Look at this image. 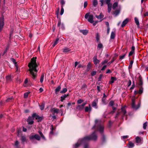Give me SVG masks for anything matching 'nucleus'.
Here are the masks:
<instances>
[{"mask_svg":"<svg viewBox=\"0 0 148 148\" xmlns=\"http://www.w3.org/2000/svg\"><path fill=\"white\" fill-rule=\"evenodd\" d=\"M97 72L96 71H93L91 73V76L92 77L94 76L97 74Z\"/></svg>","mask_w":148,"mask_h":148,"instance_id":"obj_45","label":"nucleus"},{"mask_svg":"<svg viewBox=\"0 0 148 148\" xmlns=\"http://www.w3.org/2000/svg\"><path fill=\"white\" fill-rule=\"evenodd\" d=\"M14 99V98L13 97H9L6 100V101L7 102H10L11 101H12V100Z\"/></svg>","mask_w":148,"mask_h":148,"instance_id":"obj_44","label":"nucleus"},{"mask_svg":"<svg viewBox=\"0 0 148 148\" xmlns=\"http://www.w3.org/2000/svg\"><path fill=\"white\" fill-rule=\"evenodd\" d=\"M132 84V82L130 80H129L128 82L127 83L128 87L130 86Z\"/></svg>","mask_w":148,"mask_h":148,"instance_id":"obj_61","label":"nucleus"},{"mask_svg":"<svg viewBox=\"0 0 148 148\" xmlns=\"http://www.w3.org/2000/svg\"><path fill=\"white\" fill-rule=\"evenodd\" d=\"M115 36V32H112L111 33L110 38L111 39H114Z\"/></svg>","mask_w":148,"mask_h":148,"instance_id":"obj_27","label":"nucleus"},{"mask_svg":"<svg viewBox=\"0 0 148 148\" xmlns=\"http://www.w3.org/2000/svg\"><path fill=\"white\" fill-rule=\"evenodd\" d=\"M7 80L8 81H10L11 80V77L10 76H8L6 77Z\"/></svg>","mask_w":148,"mask_h":148,"instance_id":"obj_56","label":"nucleus"},{"mask_svg":"<svg viewBox=\"0 0 148 148\" xmlns=\"http://www.w3.org/2000/svg\"><path fill=\"white\" fill-rule=\"evenodd\" d=\"M103 76V75L102 74H100V75L99 76V77L98 78V81H101V79Z\"/></svg>","mask_w":148,"mask_h":148,"instance_id":"obj_57","label":"nucleus"},{"mask_svg":"<svg viewBox=\"0 0 148 148\" xmlns=\"http://www.w3.org/2000/svg\"><path fill=\"white\" fill-rule=\"evenodd\" d=\"M141 139L138 136H137L136 138V141L138 143H140L141 141Z\"/></svg>","mask_w":148,"mask_h":148,"instance_id":"obj_28","label":"nucleus"},{"mask_svg":"<svg viewBox=\"0 0 148 148\" xmlns=\"http://www.w3.org/2000/svg\"><path fill=\"white\" fill-rule=\"evenodd\" d=\"M30 92H28L25 93L24 95V98H27L28 97V95L30 93Z\"/></svg>","mask_w":148,"mask_h":148,"instance_id":"obj_41","label":"nucleus"},{"mask_svg":"<svg viewBox=\"0 0 148 148\" xmlns=\"http://www.w3.org/2000/svg\"><path fill=\"white\" fill-rule=\"evenodd\" d=\"M93 19V16L92 15H91L89 16L88 18V21L90 23H93L94 22Z\"/></svg>","mask_w":148,"mask_h":148,"instance_id":"obj_15","label":"nucleus"},{"mask_svg":"<svg viewBox=\"0 0 148 148\" xmlns=\"http://www.w3.org/2000/svg\"><path fill=\"white\" fill-rule=\"evenodd\" d=\"M107 66L106 65H105L103 66L101 68V71H103L104 70L106 69V68H107Z\"/></svg>","mask_w":148,"mask_h":148,"instance_id":"obj_59","label":"nucleus"},{"mask_svg":"<svg viewBox=\"0 0 148 148\" xmlns=\"http://www.w3.org/2000/svg\"><path fill=\"white\" fill-rule=\"evenodd\" d=\"M92 65L90 62H88L87 65V71H89L91 69Z\"/></svg>","mask_w":148,"mask_h":148,"instance_id":"obj_23","label":"nucleus"},{"mask_svg":"<svg viewBox=\"0 0 148 148\" xmlns=\"http://www.w3.org/2000/svg\"><path fill=\"white\" fill-rule=\"evenodd\" d=\"M59 38H56L55 42L53 45L52 46L53 47H54L58 42Z\"/></svg>","mask_w":148,"mask_h":148,"instance_id":"obj_39","label":"nucleus"},{"mask_svg":"<svg viewBox=\"0 0 148 148\" xmlns=\"http://www.w3.org/2000/svg\"><path fill=\"white\" fill-rule=\"evenodd\" d=\"M99 1L101 2V6H103L104 3V0H100Z\"/></svg>","mask_w":148,"mask_h":148,"instance_id":"obj_55","label":"nucleus"},{"mask_svg":"<svg viewBox=\"0 0 148 148\" xmlns=\"http://www.w3.org/2000/svg\"><path fill=\"white\" fill-rule=\"evenodd\" d=\"M93 62H94V64L96 65L97 64H99L100 62V61L99 60H98L97 59V56H95L93 58Z\"/></svg>","mask_w":148,"mask_h":148,"instance_id":"obj_9","label":"nucleus"},{"mask_svg":"<svg viewBox=\"0 0 148 148\" xmlns=\"http://www.w3.org/2000/svg\"><path fill=\"white\" fill-rule=\"evenodd\" d=\"M82 138L79 139L78 140L77 142L74 145H73V147L74 148H77L78 147H79V146L80 145H82V144H80V142H79V140H82Z\"/></svg>","mask_w":148,"mask_h":148,"instance_id":"obj_17","label":"nucleus"},{"mask_svg":"<svg viewBox=\"0 0 148 148\" xmlns=\"http://www.w3.org/2000/svg\"><path fill=\"white\" fill-rule=\"evenodd\" d=\"M71 51V49L69 48H68L65 47V48L63 49V52L64 53H67L69 51Z\"/></svg>","mask_w":148,"mask_h":148,"instance_id":"obj_34","label":"nucleus"},{"mask_svg":"<svg viewBox=\"0 0 148 148\" xmlns=\"http://www.w3.org/2000/svg\"><path fill=\"white\" fill-rule=\"evenodd\" d=\"M103 47V45L101 43H99L97 45V48H99V49L102 48Z\"/></svg>","mask_w":148,"mask_h":148,"instance_id":"obj_50","label":"nucleus"},{"mask_svg":"<svg viewBox=\"0 0 148 148\" xmlns=\"http://www.w3.org/2000/svg\"><path fill=\"white\" fill-rule=\"evenodd\" d=\"M134 20L136 24L138 25L139 26V23L138 21V20L137 18L136 17H135L134 18Z\"/></svg>","mask_w":148,"mask_h":148,"instance_id":"obj_38","label":"nucleus"},{"mask_svg":"<svg viewBox=\"0 0 148 148\" xmlns=\"http://www.w3.org/2000/svg\"><path fill=\"white\" fill-rule=\"evenodd\" d=\"M118 56V55L115 53L114 54V57L112 58V59L111 61L110 62H108V64L109 65H110L111 63H112L116 59L117 57Z\"/></svg>","mask_w":148,"mask_h":148,"instance_id":"obj_11","label":"nucleus"},{"mask_svg":"<svg viewBox=\"0 0 148 148\" xmlns=\"http://www.w3.org/2000/svg\"><path fill=\"white\" fill-rule=\"evenodd\" d=\"M138 87L139 88V91H138V93L140 94H141L143 93V86H138Z\"/></svg>","mask_w":148,"mask_h":148,"instance_id":"obj_31","label":"nucleus"},{"mask_svg":"<svg viewBox=\"0 0 148 148\" xmlns=\"http://www.w3.org/2000/svg\"><path fill=\"white\" fill-rule=\"evenodd\" d=\"M76 109L79 110L81 111L84 109V107H83L81 105H78L76 108Z\"/></svg>","mask_w":148,"mask_h":148,"instance_id":"obj_25","label":"nucleus"},{"mask_svg":"<svg viewBox=\"0 0 148 148\" xmlns=\"http://www.w3.org/2000/svg\"><path fill=\"white\" fill-rule=\"evenodd\" d=\"M134 62V61L132 60H131L130 62V64L128 68L129 69V71H130V69H131L132 68V64Z\"/></svg>","mask_w":148,"mask_h":148,"instance_id":"obj_40","label":"nucleus"},{"mask_svg":"<svg viewBox=\"0 0 148 148\" xmlns=\"http://www.w3.org/2000/svg\"><path fill=\"white\" fill-rule=\"evenodd\" d=\"M139 84L138 86H142L143 85V81L141 77H139Z\"/></svg>","mask_w":148,"mask_h":148,"instance_id":"obj_29","label":"nucleus"},{"mask_svg":"<svg viewBox=\"0 0 148 148\" xmlns=\"http://www.w3.org/2000/svg\"><path fill=\"white\" fill-rule=\"evenodd\" d=\"M39 133L40 134L41 137L44 139L45 140V138L42 132L40 131H38Z\"/></svg>","mask_w":148,"mask_h":148,"instance_id":"obj_43","label":"nucleus"},{"mask_svg":"<svg viewBox=\"0 0 148 148\" xmlns=\"http://www.w3.org/2000/svg\"><path fill=\"white\" fill-rule=\"evenodd\" d=\"M89 13H88L85 15V18L86 19H87L88 17H89Z\"/></svg>","mask_w":148,"mask_h":148,"instance_id":"obj_63","label":"nucleus"},{"mask_svg":"<svg viewBox=\"0 0 148 148\" xmlns=\"http://www.w3.org/2000/svg\"><path fill=\"white\" fill-rule=\"evenodd\" d=\"M102 135V137H101V140L103 143H104L106 141V137L105 135H104L103 134H101Z\"/></svg>","mask_w":148,"mask_h":148,"instance_id":"obj_33","label":"nucleus"},{"mask_svg":"<svg viewBox=\"0 0 148 148\" xmlns=\"http://www.w3.org/2000/svg\"><path fill=\"white\" fill-rule=\"evenodd\" d=\"M125 106H124L122 107L121 108V112H117L116 114V116H115V118H117L118 116L120 115L121 113H122V115L121 117V119H123V117L124 116H127V115L126 114L127 111L125 110Z\"/></svg>","mask_w":148,"mask_h":148,"instance_id":"obj_3","label":"nucleus"},{"mask_svg":"<svg viewBox=\"0 0 148 148\" xmlns=\"http://www.w3.org/2000/svg\"><path fill=\"white\" fill-rule=\"evenodd\" d=\"M98 100L97 99H95L92 103V107L95 108H97V103Z\"/></svg>","mask_w":148,"mask_h":148,"instance_id":"obj_13","label":"nucleus"},{"mask_svg":"<svg viewBox=\"0 0 148 148\" xmlns=\"http://www.w3.org/2000/svg\"><path fill=\"white\" fill-rule=\"evenodd\" d=\"M69 94H64L60 97V101L62 102H63L64 100L65 99V98L69 96Z\"/></svg>","mask_w":148,"mask_h":148,"instance_id":"obj_12","label":"nucleus"},{"mask_svg":"<svg viewBox=\"0 0 148 148\" xmlns=\"http://www.w3.org/2000/svg\"><path fill=\"white\" fill-rule=\"evenodd\" d=\"M61 89V86H59L58 87L56 88L55 90V93L56 94H58V92L60 91Z\"/></svg>","mask_w":148,"mask_h":148,"instance_id":"obj_22","label":"nucleus"},{"mask_svg":"<svg viewBox=\"0 0 148 148\" xmlns=\"http://www.w3.org/2000/svg\"><path fill=\"white\" fill-rule=\"evenodd\" d=\"M134 53V51H131L130 53H129V56L130 57L131 56H132L133 54Z\"/></svg>","mask_w":148,"mask_h":148,"instance_id":"obj_62","label":"nucleus"},{"mask_svg":"<svg viewBox=\"0 0 148 148\" xmlns=\"http://www.w3.org/2000/svg\"><path fill=\"white\" fill-rule=\"evenodd\" d=\"M135 99H132V107L133 109L136 110L139 108L140 107V103H138V104L136 106L135 105Z\"/></svg>","mask_w":148,"mask_h":148,"instance_id":"obj_4","label":"nucleus"},{"mask_svg":"<svg viewBox=\"0 0 148 148\" xmlns=\"http://www.w3.org/2000/svg\"><path fill=\"white\" fill-rule=\"evenodd\" d=\"M60 4H61V6H62L63 7L64 5L65 4V2L64 0H61L60 1Z\"/></svg>","mask_w":148,"mask_h":148,"instance_id":"obj_48","label":"nucleus"},{"mask_svg":"<svg viewBox=\"0 0 148 148\" xmlns=\"http://www.w3.org/2000/svg\"><path fill=\"white\" fill-rule=\"evenodd\" d=\"M98 19H100L103 17V15L101 13L99 15H98Z\"/></svg>","mask_w":148,"mask_h":148,"instance_id":"obj_54","label":"nucleus"},{"mask_svg":"<svg viewBox=\"0 0 148 148\" xmlns=\"http://www.w3.org/2000/svg\"><path fill=\"white\" fill-rule=\"evenodd\" d=\"M84 101V100L82 99H79L77 101V103L78 104H80L82 102Z\"/></svg>","mask_w":148,"mask_h":148,"instance_id":"obj_51","label":"nucleus"},{"mask_svg":"<svg viewBox=\"0 0 148 148\" xmlns=\"http://www.w3.org/2000/svg\"><path fill=\"white\" fill-rule=\"evenodd\" d=\"M92 108L91 107L90 104H89V107L86 106L85 108V112H90L92 110Z\"/></svg>","mask_w":148,"mask_h":148,"instance_id":"obj_10","label":"nucleus"},{"mask_svg":"<svg viewBox=\"0 0 148 148\" xmlns=\"http://www.w3.org/2000/svg\"><path fill=\"white\" fill-rule=\"evenodd\" d=\"M40 136L38 134H35L34 135H32L29 137V139L31 141H33L34 139L38 140H40Z\"/></svg>","mask_w":148,"mask_h":148,"instance_id":"obj_6","label":"nucleus"},{"mask_svg":"<svg viewBox=\"0 0 148 148\" xmlns=\"http://www.w3.org/2000/svg\"><path fill=\"white\" fill-rule=\"evenodd\" d=\"M34 118H33L32 116H29L27 120V121L28 123V124L29 125H32L34 123V121H33Z\"/></svg>","mask_w":148,"mask_h":148,"instance_id":"obj_7","label":"nucleus"},{"mask_svg":"<svg viewBox=\"0 0 148 148\" xmlns=\"http://www.w3.org/2000/svg\"><path fill=\"white\" fill-rule=\"evenodd\" d=\"M67 90V89L66 88H64L62 90H61L60 93L61 94H64L65 93Z\"/></svg>","mask_w":148,"mask_h":148,"instance_id":"obj_35","label":"nucleus"},{"mask_svg":"<svg viewBox=\"0 0 148 148\" xmlns=\"http://www.w3.org/2000/svg\"><path fill=\"white\" fill-rule=\"evenodd\" d=\"M118 6V3L117 2L114 3L112 6V8L113 9H115L116 7Z\"/></svg>","mask_w":148,"mask_h":148,"instance_id":"obj_30","label":"nucleus"},{"mask_svg":"<svg viewBox=\"0 0 148 148\" xmlns=\"http://www.w3.org/2000/svg\"><path fill=\"white\" fill-rule=\"evenodd\" d=\"M114 104V102L113 101H110L109 104V106H113Z\"/></svg>","mask_w":148,"mask_h":148,"instance_id":"obj_47","label":"nucleus"},{"mask_svg":"<svg viewBox=\"0 0 148 148\" xmlns=\"http://www.w3.org/2000/svg\"><path fill=\"white\" fill-rule=\"evenodd\" d=\"M129 19L128 18H127L125 19L123 21V22L122 24L121 25V27H124L125 26V25L128 22Z\"/></svg>","mask_w":148,"mask_h":148,"instance_id":"obj_16","label":"nucleus"},{"mask_svg":"<svg viewBox=\"0 0 148 148\" xmlns=\"http://www.w3.org/2000/svg\"><path fill=\"white\" fill-rule=\"evenodd\" d=\"M4 25V18H1L0 20V27L3 28Z\"/></svg>","mask_w":148,"mask_h":148,"instance_id":"obj_20","label":"nucleus"},{"mask_svg":"<svg viewBox=\"0 0 148 148\" xmlns=\"http://www.w3.org/2000/svg\"><path fill=\"white\" fill-rule=\"evenodd\" d=\"M111 80L109 81L110 84H112L117 79L115 77H112L111 78Z\"/></svg>","mask_w":148,"mask_h":148,"instance_id":"obj_21","label":"nucleus"},{"mask_svg":"<svg viewBox=\"0 0 148 148\" xmlns=\"http://www.w3.org/2000/svg\"><path fill=\"white\" fill-rule=\"evenodd\" d=\"M134 143H132L131 141H129L128 143V147L129 148H132L134 147Z\"/></svg>","mask_w":148,"mask_h":148,"instance_id":"obj_24","label":"nucleus"},{"mask_svg":"<svg viewBox=\"0 0 148 148\" xmlns=\"http://www.w3.org/2000/svg\"><path fill=\"white\" fill-rule=\"evenodd\" d=\"M108 59H106L105 60H104L101 63V65H103L104 64H105L107 63L108 62Z\"/></svg>","mask_w":148,"mask_h":148,"instance_id":"obj_42","label":"nucleus"},{"mask_svg":"<svg viewBox=\"0 0 148 148\" xmlns=\"http://www.w3.org/2000/svg\"><path fill=\"white\" fill-rule=\"evenodd\" d=\"M39 106L40 107V109L41 110H43L44 109L45 105L43 103H42L41 105H39Z\"/></svg>","mask_w":148,"mask_h":148,"instance_id":"obj_46","label":"nucleus"},{"mask_svg":"<svg viewBox=\"0 0 148 148\" xmlns=\"http://www.w3.org/2000/svg\"><path fill=\"white\" fill-rule=\"evenodd\" d=\"M44 73H42V74L41 77H40V82L41 83H42L44 79Z\"/></svg>","mask_w":148,"mask_h":148,"instance_id":"obj_37","label":"nucleus"},{"mask_svg":"<svg viewBox=\"0 0 148 148\" xmlns=\"http://www.w3.org/2000/svg\"><path fill=\"white\" fill-rule=\"evenodd\" d=\"M108 13H110L112 7V4H108Z\"/></svg>","mask_w":148,"mask_h":148,"instance_id":"obj_26","label":"nucleus"},{"mask_svg":"<svg viewBox=\"0 0 148 148\" xmlns=\"http://www.w3.org/2000/svg\"><path fill=\"white\" fill-rule=\"evenodd\" d=\"M32 117L33 118H35L36 119L38 120V122H41L43 119L44 118L43 116H40L38 114L36 113H33L32 114Z\"/></svg>","mask_w":148,"mask_h":148,"instance_id":"obj_5","label":"nucleus"},{"mask_svg":"<svg viewBox=\"0 0 148 148\" xmlns=\"http://www.w3.org/2000/svg\"><path fill=\"white\" fill-rule=\"evenodd\" d=\"M59 110L56 108H53L51 110V111L52 112H53V114H54L55 113L58 114L59 113Z\"/></svg>","mask_w":148,"mask_h":148,"instance_id":"obj_19","label":"nucleus"},{"mask_svg":"<svg viewBox=\"0 0 148 148\" xmlns=\"http://www.w3.org/2000/svg\"><path fill=\"white\" fill-rule=\"evenodd\" d=\"M111 0H104L105 2V3L107 5H108V4H111V3H110Z\"/></svg>","mask_w":148,"mask_h":148,"instance_id":"obj_49","label":"nucleus"},{"mask_svg":"<svg viewBox=\"0 0 148 148\" xmlns=\"http://www.w3.org/2000/svg\"><path fill=\"white\" fill-rule=\"evenodd\" d=\"M147 126V122H145L143 124V128L144 129H145V130L146 129Z\"/></svg>","mask_w":148,"mask_h":148,"instance_id":"obj_52","label":"nucleus"},{"mask_svg":"<svg viewBox=\"0 0 148 148\" xmlns=\"http://www.w3.org/2000/svg\"><path fill=\"white\" fill-rule=\"evenodd\" d=\"M61 28L62 30H64L65 29V27L63 23H62L61 25Z\"/></svg>","mask_w":148,"mask_h":148,"instance_id":"obj_64","label":"nucleus"},{"mask_svg":"<svg viewBox=\"0 0 148 148\" xmlns=\"http://www.w3.org/2000/svg\"><path fill=\"white\" fill-rule=\"evenodd\" d=\"M120 9H118L112 13V14L114 15L115 17L118 16L120 12Z\"/></svg>","mask_w":148,"mask_h":148,"instance_id":"obj_8","label":"nucleus"},{"mask_svg":"<svg viewBox=\"0 0 148 148\" xmlns=\"http://www.w3.org/2000/svg\"><path fill=\"white\" fill-rule=\"evenodd\" d=\"M97 4H98V1H97V0H93V5L95 7H96Z\"/></svg>","mask_w":148,"mask_h":148,"instance_id":"obj_36","label":"nucleus"},{"mask_svg":"<svg viewBox=\"0 0 148 148\" xmlns=\"http://www.w3.org/2000/svg\"><path fill=\"white\" fill-rule=\"evenodd\" d=\"M125 56L126 54H124L122 56H120L119 59L120 60H122V59H123L125 57Z\"/></svg>","mask_w":148,"mask_h":148,"instance_id":"obj_58","label":"nucleus"},{"mask_svg":"<svg viewBox=\"0 0 148 148\" xmlns=\"http://www.w3.org/2000/svg\"><path fill=\"white\" fill-rule=\"evenodd\" d=\"M88 5V3L87 1H85L84 3V8H85Z\"/></svg>","mask_w":148,"mask_h":148,"instance_id":"obj_60","label":"nucleus"},{"mask_svg":"<svg viewBox=\"0 0 148 148\" xmlns=\"http://www.w3.org/2000/svg\"><path fill=\"white\" fill-rule=\"evenodd\" d=\"M64 12V9L63 8V7H62V6H61V12L60 14L61 15H62L63 14Z\"/></svg>","mask_w":148,"mask_h":148,"instance_id":"obj_53","label":"nucleus"},{"mask_svg":"<svg viewBox=\"0 0 148 148\" xmlns=\"http://www.w3.org/2000/svg\"><path fill=\"white\" fill-rule=\"evenodd\" d=\"M97 129L99 130V132L101 134H103V132L104 128L101 125H99L97 126Z\"/></svg>","mask_w":148,"mask_h":148,"instance_id":"obj_14","label":"nucleus"},{"mask_svg":"<svg viewBox=\"0 0 148 148\" xmlns=\"http://www.w3.org/2000/svg\"><path fill=\"white\" fill-rule=\"evenodd\" d=\"M95 131L92 132L90 135L86 136L82 138V140H79V142L82 145H84V148H88V143L90 140L96 141L97 140V136L95 134Z\"/></svg>","mask_w":148,"mask_h":148,"instance_id":"obj_2","label":"nucleus"},{"mask_svg":"<svg viewBox=\"0 0 148 148\" xmlns=\"http://www.w3.org/2000/svg\"><path fill=\"white\" fill-rule=\"evenodd\" d=\"M79 31L80 33H82L83 35H86L88 33V31L86 29H79Z\"/></svg>","mask_w":148,"mask_h":148,"instance_id":"obj_18","label":"nucleus"},{"mask_svg":"<svg viewBox=\"0 0 148 148\" xmlns=\"http://www.w3.org/2000/svg\"><path fill=\"white\" fill-rule=\"evenodd\" d=\"M36 57L32 58L31 60V62L28 64V66L29 68L28 71L30 72L32 78L35 80L37 77V73L38 71L36 69L38 65L36 63Z\"/></svg>","mask_w":148,"mask_h":148,"instance_id":"obj_1","label":"nucleus"},{"mask_svg":"<svg viewBox=\"0 0 148 148\" xmlns=\"http://www.w3.org/2000/svg\"><path fill=\"white\" fill-rule=\"evenodd\" d=\"M21 140L22 143L24 142L26 140V137L25 136H21Z\"/></svg>","mask_w":148,"mask_h":148,"instance_id":"obj_32","label":"nucleus"}]
</instances>
